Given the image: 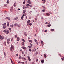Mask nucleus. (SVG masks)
Listing matches in <instances>:
<instances>
[{
    "label": "nucleus",
    "mask_w": 64,
    "mask_h": 64,
    "mask_svg": "<svg viewBox=\"0 0 64 64\" xmlns=\"http://www.w3.org/2000/svg\"><path fill=\"white\" fill-rule=\"evenodd\" d=\"M12 49H14V46H13V45L12 44L11 45V46L10 47V50L11 51H12Z\"/></svg>",
    "instance_id": "1"
},
{
    "label": "nucleus",
    "mask_w": 64,
    "mask_h": 64,
    "mask_svg": "<svg viewBox=\"0 0 64 64\" xmlns=\"http://www.w3.org/2000/svg\"><path fill=\"white\" fill-rule=\"evenodd\" d=\"M4 39V37L3 36H0V39H1V40H3Z\"/></svg>",
    "instance_id": "2"
},
{
    "label": "nucleus",
    "mask_w": 64,
    "mask_h": 64,
    "mask_svg": "<svg viewBox=\"0 0 64 64\" xmlns=\"http://www.w3.org/2000/svg\"><path fill=\"white\" fill-rule=\"evenodd\" d=\"M27 3H28L29 4H31V2L30 1V0H28Z\"/></svg>",
    "instance_id": "3"
},
{
    "label": "nucleus",
    "mask_w": 64,
    "mask_h": 64,
    "mask_svg": "<svg viewBox=\"0 0 64 64\" xmlns=\"http://www.w3.org/2000/svg\"><path fill=\"white\" fill-rule=\"evenodd\" d=\"M10 38H8V39L7 40V43L8 44H9L10 43V42H9L10 41Z\"/></svg>",
    "instance_id": "4"
},
{
    "label": "nucleus",
    "mask_w": 64,
    "mask_h": 64,
    "mask_svg": "<svg viewBox=\"0 0 64 64\" xmlns=\"http://www.w3.org/2000/svg\"><path fill=\"white\" fill-rule=\"evenodd\" d=\"M50 15V14L48 12L46 13V15L47 16H49Z\"/></svg>",
    "instance_id": "5"
},
{
    "label": "nucleus",
    "mask_w": 64,
    "mask_h": 64,
    "mask_svg": "<svg viewBox=\"0 0 64 64\" xmlns=\"http://www.w3.org/2000/svg\"><path fill=\"white\" fill-rule=\"evenodd\" d=\"M28 59L29 61H31V59H30V56H28Z\"/></svg>",
    "instance_id": "6"
},
{
    "label": "nucleus",
    "mask_w": 64,
    "mask_h": 64,
    "mask_svg": "<svg viewBox=\"0 0 64 64\" xmlns=\"http://www.w3.org/2000/svg\"><path fill=\"white\" fill-rule=\"evenodd\" d=\"M6 34H9V30H7L6 32Z\"/></svg>",
    "instance_id": "7"
},
{
    "label": "nucleus",
    "mask_w": 64,
    "mask_h": 64,
    "mask_svg": "<svg viewBox=\"0 0 64 64\" xmlns=\"http://www.w3.org/2000/svg\"><path fill=\"white\" fill-rule=\"evenodd\" d=\"M20 39L19 37H17V40L18 41H19V40Z\"/></svg>",
    "instance_id": "8"
},
{
    "label": "nucleus",
    "mask_w": 64,
    "mask_h": 64,
    "mask_svg": "<svg viewBox=\"0 0 64 64\" xmlns=\"http://www.w3.org/2000/svg\"><path fill=\"white\" fill-rule=\"evenodd\" d=\"M7 31V30H5L3 31V32H4L5 33H6V32Z\"/></svg>",
    "instance_id": "9"
},
{
    "label": "nucleus",
    "mask_w": 64,
    "mask_h": 64,
    "mask_svg": "<svg viewBox=\"0 0 64 64\" xmlns=\"http://www.w3.org/2000/svg\"><path fill=\"white\" fill-rule=\"evenodd\" d=\"M18 17H17L16 18H14V20H17V19H18Z\"/></svg>",
    "instance_id": "10"
},
{
    "label": "nucleus",
    "mask_w": 64,
    "mask_h": 64,
    "mask_svg": "<svg viewBox=\"0 0 64 64\" xmlns=\"http://www.w3.org/2000/svg\"><path fill=\"white\" fill-rule=\"evenodd\" d=\"M26 10H23V13H25L26 12Z\"/></svg>",
    "instance_id": "11"
},
{
    "label": "nucleus",
    "mask_w": 64,
    "mask_h": 64,
    "mask_svg": "<svg viewBox=\"0 0 64 64\" xmlns=\"http://www.w3.org/2000/svg\"><path fill=\"white\" fill-rule=\"evenodd\" d=\"M3 28L4 29H6V26H3Z\"/></svg>",
    "instance_id": "12"
},
{
    "label": "nucleus",
    "mask_w": 64,
    "mask_h": 64,
    "mask_svg": "<svg viewBox=\"0 0 64 64\" xmlns=\"http://www.w3.org/2000/svg\"><path fill=\"white\" fill-rule=\"evenodd\" d=\"M14 26H17L18 24H17V23H16L14 24Z\"/></svg>",
    "instance_id": "13"
},
{
    "label": "nucleus",
    "mask_w": 64,
    "mask_h": 64,
    "mask_svg": "<svg viewBox=\"0 0 64 64\" xmlns=\"http://www.w3.org/2000/svg\"><path fill=\"white\" fill-rule=\"evenodd\" d=\"M24 35L25 36H27V34H26V32H24Z\"/></svg>",
    "instance_id": "14"
},
{
    "label": "nucleus",
    "mask_w": 64,
    "mask_h": 64,
    "mask_svg": "<svg viewBox=\"0 0 64 64\" xmlns=\"http://www.w3.org/2000/svg\"><path fill=\"white\" fill-rule=\"evenodd\" d=\"M26 15H27V14L26 13H25L24 14H23L22 16H26Z\"/></svg>",
    "instance_id": "15"
},
{
    "label": "nucleus",
    "mask_w": 64,
    "mask_h": 64,
    "mask_svg": "<svg viewBox=\"0 0 64 64\" xmlns=\"http://www.w3.org/2000/svg\"><path fill=\"white\" fill-rule=\"evenodd\" d=\"M23 16H22V17H21V20H23V18H24V17H23Z\"/></svg>",
    "instance_id": "16"
},
{
    "label": "nucleus",
    "mask_w": 64,
    "mask_h": 64,
    "mask_svg": "<svg viewBox=\"0 0 64 64\" xmlns=\"http://www.w3.org/2000/svg\"><path fill=\"white\" fill-rule=\"evenodd\" d=\"M51 26V24H48L47 25V26L48 27H50Z\"/></svg>",
    "instance_id": "17"
},
{
    "label": "nucleus",
    "mask_w": 64,
    "mask_h": 64,
    "mask_svg": "<svg viewBox=\"0 0 64 64\" xmlns=\"http://www.w3.org/2000/svg\"><path fill=\"white\" fill-rule=\"evenodd\" d=\"M44 57H45V58H46L47 57V56H46V55L45 54H44Z\"/></svg>",
    "instance_id": "18"
},
{
    "label": "nucleus",
    "mask_w": 64,
    "mask_h": 64,
    "mask_svg": "<svg viewBox=\"0 0 64 64\" xmlns=\"http://www.w3.org/2000/svg\"><path fill=\"white\" fill-rule=\"evenodd\" d=\"M16 3H15L14 4V7H15L16 6Z\"/></svg>",
    "instance_id": "19"
},
{
    "label": "nucleus",
    "mask_w": 64,
    "mask_h": 64,
    "mask_svg": "<svg viewBox=\"0 0 64 64\" xmlns=\"http://www.w3.org/2000/svg\"><path fill=\"white\" fill-rule=\"evenodd\" d=\"M28 25H30V26H31L32 25V23H30L28 24H27Z\"/></svg>",
    "instance_id": "20"
},
{
    "label": "nucleus",
    "mask_w": 64,
    "mask_h": 64,
    "mask_svg": "<svg viewBox=\"0 0 64 64\" xmlns=\"http://www.w3.org/2000/svg\"><path fill=\"white\" fill-rule=\"evenodd\" d=\"M41 62H42V63H44V60H42L41 61Z\"/></svg>",
    "instance_id": "21"
},
{
    "label": "nucleus",
    "mask_w": 64,
    "mask_h": 64,
    "mask_svg": "<svg viewBox=\"0 0 64 64\" xmlns=\"http://www.w3.org/2000/svg\"><path fill=\"white\" fill-rule=\"evenodd\" d=\"M30 20H28V21H27V23H30Z\"/></svg>",
    "instance_id": "22"
},
{
    "label": "nucleus",
    "mask_w": 64,
    "mask_h": 64,
    "mask_svg": "<svg viewBox=\"0 0 64 64\" xmlns=\"http://www.w3.org/2000/svg\"><path fill=\"white\" fill-rule=\"evenodd\" d=\"M6 3H8V4H9V0H8L6 2Z\"/></svg>",
    "instance_id": "23"
},
{
    "label": "nucleus",
    "mask_w": 64,
    "mask_h": 64,
    "mask_svg": "<svg viewBox=\"0 0 64 64\" xmlns=\"http://www.w3.org/2000/svg\"><path fill=\"white\" fill-rule=\"evenodd\" d=\"M8 30H10V32H11V28H8Z\"/></svg>",
    "instance_id": "24"
},
{
    "label": "nucleus",
    "mask_w": 64,
    "mask_h": 64,
    "mask_svg": "<svg viewBox=\"0 0 64 64\" xmlns=\"http://www.w3.org/2000/svg\"><path fill=\"white\" fill-rule=\"evenodd\" d=\"M42 12H45L46 11V10H45L44 9L42 10Z\"/></svg>",
    "instance_id": "25"
},
{
    "label": "nucleus",
    "mask_w": 64,
    "mask_h": 64,
    "mask_svg": "<svg viewBox=\"0 0 64 64\" xmlns=\"http://www.w3.org/2000/svg\"><path fill=\"white\" fill-rule=\"evenodd\" d=\"M2 25H3V26H6V23H4V24H3Z\"/></svg>",
    "instance_id": "26"
},
{
    "label": "nucleus",
    "mask_w": 64,
    "mask_h": 64,
    "mask_svg": "<svg viewBox=\"0 0 64 64\" xmlns=\"http://www.w3.org/2000/svg\"><path fill=\"white\" fill-rule=\"evenodd\" d=\"M26 6L27 7H28V6H30V4H27L26 5Z\"/></svg>",
    "instance_id": "27"
},
{
    "label": "nucleus",
    "mask_w": 64,
    "mask_h": 64,
    "mask_svg": "<svg viewBox=\"0 0 64 64\" xmlns=\"http://www.w3.org/2000/svg\"><path fill=\"white\" fill-rule=\"evenodd\" d=\"M35 51H36V49H33L32 50V52H35Z\"/></svg>",
    "instance_id": "28"
},
{
    "label": "nucleus",
    "mask_w": 64,
    "mask_h": 64,
    "mask_svg": "<svg viewBox=\"0 0 64 64\" xmlns=\"http://www.w3.org/2000/svg\"><path fill=\"white\" fill-rule=\"evenodd\" d=\"M19 58L20 59H22V58L20 56Z\"/></svg>",
    "instance_id": "29"
},
{
    "label": "nucleus",
    "mask_w": 64,
    "mask_h": 64,
    "mask_svg": "<svg viewBox=\"0 0 64 64\" xmlns=\"http://www.w3.org/2000/svg\"><path fill=\"white\" fill-rule=\"evenodd\" d=\"M50 30L52 32L54 31V29H51Z\"/></svg>",
    "instance_id": "30"
},
{
    "label": "nucleus",
    "mask_w": 64,
    "mask_h": 64,
    "mask_svg": "<svg viewBox=\"0 0 64 64\" xmlns=\"http://www.w3.org/2000/svg\"><path fill=\"white\" fill-rule=\"evenodd\" d=\"M10 27H13L14 25L13 24H12V25H11L10 26Z\"/></svg>",
    "instance_id": "31"
},
{
    "label": "nucleus",
    "mask_w": 64,
    "mask_h": 64,
    "mask_svg": "<svg viewBox=\"0 0 64 64\" xmlns=\"http://www.w3.org/2000/svg\"><path fill=\"white\" fill-rule=\"evenodd\" d=\"M4 45L6 46V42H4Z\"/></svg>",
    "instance_id": "32"
},
{
    "label": "nucleus",
    "mask_w": 64,
    "mask_h": 64,
    "mask_svg": "<svg viewBox=\"0 0 64 64\" xmlns=\"http://www.w3.org/2000/svg\"><path fill=\"white\" fill-rule=\"evenodd\" d=\"M22 45H24V42H23L22 43Z\"/></svg>",
    "instance_id": "33"
},
{
    "label": "nucleus",
    "mask_w": 64,
    "mask_h": 64,
    "mask_svg": "<svg viewBox=\"0 0 64 64\" xmlns=\"http://www.w3.org/2000/svg\"><path fill=\"white\" fill-rule=\"evenodd\" d=\"M22 59H23L24 60H26V59H25V58H22Z\"/></svg>",
    "instance_id": "34"
},
{
    "label": "nucleus",
    "mask_w": 64,
    "mask_h": 64,
    "mask_svg": "<svg viewBox=\"0 0 64 64\" xmlns=\"http://www.w3.org/2000/svg\"><path fill=\"white\" fill-rule=\"evenodd\" d=\"M38 54V52H36V54L37 55Z\"/></svg>",
    "instance_id": "35"
},
{
    "label": "nucleus",
    "mask_w": 64,
    "mask_h": 64,
    "mask_svg": "<svg viewBox=\"0 0 64 64\" xmlns=\"http://www.w3.org/2000/svg\"><path fill=\"white\" fill-rule=\"evenodd\" d=\"M40 42L41 43V44L43 45V42L42 41H41Z\"/></svg>",
    "instance_id": "36"
},
{
    "label": "nucleus",
    "mask_w": 64,
    "mask_h": 64,
    "mask_svg": "<svg viewBox=\"0 0 64 64\" xmlns=\"http://www.w3.org/2000/svg\"><path fill=\"white\" fill-rule=\"evenodd\" d=\"M17 26L18 27H20V25L19 24H18Z\"/></svg>",
    "instance_id": "37"
},
{
    "label": "nucleus",
    "mask_w": 64,
    "mask_h": 64,
    "mask_svg": "<svg viewBox=\"0 0 64 64\" xmlns=\"http://www.w3.org/2000/svg\"><path fill=\"white\" fill-rule=\"evenodd\" d=\"M34 41L36 43V42H37V40L36 39H34Z\"/></svg>",
    "instance_id": "38"
},
{
    "label": "nucleus",
    "mask_w": 64,
    "mask_h": 64,
    "mask_svg": "<svg viewBox=\"0 0 64 64\" xmlns=\"http://www.w3.org/2000/svg\"><path fill=\"white\" fill-rule=\"evenodd\" d=\"M45 24H48V22H47L46 23H45Z\"/></svg>",
    "instance_id": "39"
},
{
    "label": "nucleus",
    "mask_w": 64,
    "mask_h": 64,
    "mask_svg": "<svg viewBox=\"0 0 64 64\" xmlns=\"http://www.w3.org/2000/svg\"><path fill=\"white\" fill-rule=\"evenodd\" d=\"M8 20H10V18H8Z\"/></svg>",
    "instance_id": "40"
},
{
    "label": "nucleus",
    "mask_w": 64,
    "mask_h": 64,
    "mask_svg": "<svg viewBox=\"0 0 64 64\" xmlns=\"http://www.w3.org/2000/svg\"><path fill=\"white\" fill-rule=\"evenodd\" d=\"M29 50L30 51V52H31L32 51V50H31V49H29Z\"/></svg>",
    "instance_id": "41"
},
{
    "label": "nucleus",
    "mask_w": 64,
    "mask_h": 64,
    "mask_svg": "<svg viewBox=\"0 0 64 64\" xmlns=\"http://www.w3.org/2000/svg\"><path fill=\"white\" fill-rule=\"evenodd\" d=\"M22 41H23V42H25V40H24V39L23 38L22 39Z\"/></svg>",
    "instance_id": "42"
},
{
    "label": "nucleus",
    "mask_w": 64,
    "mask_h": 64,
    "mask_svg": "<svg viewBox=\"0 0 64 64\" xmlns=\"http://www.w3.org/2000/svg\"><path fill=\"white\" fill-rule=\"evenodd\" d=\"M45 2H46L45 1L43 2V4H44L45 3Z\"/></svg>",
    "instance_id": "43"
},
{
    "label": "nucleus",
    "mask_w": 64,
    "mask_h": 64,
    "mask_svg": "<svg viewBox=\"0 0 64 64\" xmlns=\"http://www.w3.org/2000/svg\"><path fill=\"white\" fill-rule=\"evenodd\" d=\"M12 62V64H14V62H13V61H12V62Z\"/></svg>",
    "instance_id": "44"
},
{
    "label": "nucleus",
    "mask_w": 64,
    "mask_h": 64,
    "mask_svg": "<svg viewBox=\"0 0 64 64\" xmlns=\"http://www.w3.org/2000/svg\"><path fill=\"white\" fill-rule=\"evenodd\" d=\"M4 56H6V54L5 53V52H4Z\"/></svg>",
    "instance_id": "45"
},
{
    "label": "nucleus",
    "mask_w": 64,
    "mask_h": 64,
    "mask_svg": "<svg viewBox=\"0 0 64 64\" xmlns=\"http://www.w3.org/2000/svg\"><path fill=\"white\" fill-rule=\"evenodd\" d=\"M24 9H26V7H25V6H24Z\"/></svg>",
    "instance_id": "46"
},
{
    "label": "nucleus",
    "mask_w": 64,
    "mask_h": 64,
    "mask_svg": "<svg viewBox=\"0 0 64 64\" xmlns=\"http://www.w3.org/2000/svg\"><path fill=\"white\" fill-rule=\"evenodd\" d=\"M36 62H38V59H36Z\"/></svg>",
    "instance_id": "47"
},
{
    "label": "nucleus",
    "mask_w": 64,
    "mask_h": 64,
    "mask_svg": "<svg viewBox=\"0 0 64 64\" xmlns=\"http://www.w3.org/2000/svg\"><path fill=\"white\" fill-rule=\"evenodd\" d=\"M21 63H22V64H24V62H20Z\"/></svg>",
    "instance_id": "48"
},
{
    "label": "nucleus",
    "mask_w": 64,
    "mask_h": 64,
    "mask_svg": "<svg viewBox=\"0 0 64 64\" xmlns=\"http://www.w3.org/2000/svg\"><path fill=\"white\" fill-rule=\"evenodd\" d=\"M23 4H25V2H23Z\"/></svg>",
    "instance_id": "49"
},
{
    "label": "nucleus",
    "mask_w": 64,
    "mask_h": 64,
    "mask_svg": "<svg viewBox=\"0 0 64 64\" xmlns=\"http://www.w3.org/2000/svg\"><path fill=\"white\" fill-rule=\"evenodd\" d=\"M7 26H8V27L9 26V24H7Z\"/></svg>",
    "instance_id": "50"
},
{
    "label": "nucleus",
    "mask_w": 64,
    "mask_h": 64,
    "mask_svg": "<svg viewBox=\"0 0 64 64\" xmlns=\"http://www.w3.org/2000/svg\"><path fill=\"white\" fill-rule=\"evenodd\" d=\"M35 20H36V21H37V18H36L35 19Z\"/></svg>",
    "instance_id": "51"
},
{
    "label": "nucleus",
    "mask_w": 64,
    "mask_h": 64,
    "mask_svg": "<svg viewBox=\"0 0 64 64\" xmlns=\"http://www.w3.org/2000/svg\"><path fill=\"white\" fill-rule=\"evenodd\" d=\"M48 30H45L44 31L45 32H47Z\"/></svg>",
    "instance_id": "52"
},
{
    "label": "nucleus",
    "mask_w": 64,
    "mask_h": 64,
    "mask_svg": "<svg viewBox=\"0 0 64 64\" xmlns=\"http://www.w3.org/2000/svg\"><path fill=\"white\" fill-rule=\"evenodd\" d=\"M22 48L24 49H25V47H24V46H23L22 47Z\"/></svg>",
    "instance_id": "53"
},
{
    "label": "nucleus",
    "mask_w": 64,
    "mask_h": 64,
    "mask_svg": "<svg viewBox=\"0 0 64 64\" xmlns=\"http://www.w3.org/2000/svg\"><path fill=\"white\" fill-rule=\"evenodd\" d=\"M13 38H12V39H11V40L12 41H13Z\"/></svg>",
    "instance_id": "54"
},
{
    "label": "nucleus",
    "mask_w": 64,
    "mask_h": 64,
    "mask_svg": "<svg viewBox=\"0 0 64 64\" xmlns=\"http://www.w3.org/2000/svg\"><path fill=\"white\" fill-rule=\"evenodd\" d=\"M28 48H30L31 47L30 46H28Z\"/></svg>",
    "instance_id": "55"
},
{
    "label": "nucleus",
    "mask_w": 64,
    "mask_h": 64,
    "mask_svg": "<svg viewBox=\"0 0 64 64\" xmlns=\"http://www.w3.org/2000/svg\"><path fill=\"white\" fill-rule=\"evenodd\" d=\"M10 61H11V62H12V59H11V58H10Z\"/></svg>",
    "instance_id": "56"
},
{
    "label": "nucleus",
    "mask_w": 64,
    "mask_h": 64,
    "mask_svg": "<svg viewBox=\"0 0 64 64\" xmlns=\"http://www.w3.org/2000/svg\"><path fill=\"white\" fill-rule=\"evenodd\" d=\"M32 64H34V62H32Z\"/></svg>",
    "instance_id": "57"
},
{
    "label": "nucleus",
    "mask_w": 64,
    "mask_h": 64,
    "mask_svg": "<svg viewBox=\"0 0 64 64\" xmlns=\"http://www.w3.org/2000/svg\"><path fill=\"white\" fill-rule=\"evenodd\" d=\"M10 12H12V10L11 9H10Z\"/></svg>",
    "instance_id": "58"
},
{
    "label": "nucleus",
    "mask_w": 64,
    "mask_h": 64,
    "mask_svg": "<svg viewBox=\"0 0 64 64\" xmlns=\"http://www.w3.org/2000/svg\"><path fill=\"white\" fill-rule=\"evenodd\" d=\"M29 42H32V40H29Z\"/></svg>",
    "instance_id": "59"
},
{
    "label": "nucleus",
    "mask_w": 64,
    "mask_h": 64,
    "mask_svg": "<svg viewBox=\"0 0 64 64\" xmlns=\"http://www.w3.org/2000/svg\"><path fill=\"white\" fill-rule=\"evenodd\" d=\"M42 7H43L44 8H45V7L43 6H42Z\"/></svg>",
    "instance_id": "60"
},
{
    "label": "nucleus",
    "mask_w": 64,
    "mask_h": 64,
    "mask_svg": "<svg viewBox=\"0 0 64 64\" xmlns=\"http://www.w3.org/2000/svg\"><path fill=\"white\" fill-rule=\"evenodd\" d=\"M8 17H6V19L7 20H8Z\"/></svg>",
    "instance_id": "61"
},
{
    "label": "nucleus",
    "mask_w": 64,
    "mask_h": 64,
    "mask_svg": "<svg viewBox=\"0 0 64 64\" xmlns=\"http://www.w3.org/2000/svg\"><path fill=\"white\" fill-rule=\"evenodd\" d=\"M8 24H9V22H8Z\"/></svg>",
    "instance_id": "62"
},
{
    "label": "nucleus",
    "mask_w": 64,
    "mask_h": 64,
    "mask_svg": "<svg viewBox=\"0 0 64 64\" xmlns=\"http://www.w3.org/2000/svg\"><path fill=\"white\" fill-rule=\"evenodd\" d=\"M32 5H31L30 6V7H32Z\"/></svg>",
    "instance_id": "63"
},
{
    "label": "nucleus",
    "mask_w": 64,
    "mask_h": 64,
    "mask_svg": "<svg viewBox=\"0 0 64 64\" xmlns=\"http://www.w3.org/2000/svg\"><path fill=\"white\" fill-rule=\"evenodd\" d=\"M15 37H16H16H17V35H16L15 36Z\"/></svg>",
    "instance_id": "64"
}]
</instances>
